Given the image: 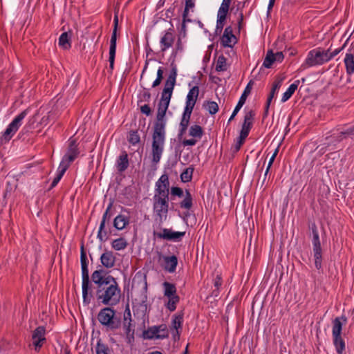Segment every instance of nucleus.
<instances>
[{
	"label": "nucleus",
	"instance_id": "f257e3e1",
	"mask_svg": "<svg viewBox=\"0 0 354 354\" xmlns=\"http://www.w3.org/2000/svg\"><path fill=\"white\" fill-rule=\"evenodd\" d=\"M92 281L97 285V299L104 305H116L120 299L121 290L116 279L102 268L91 274Z\"/></svg>",
	"mask_w": 354,
	"mask_h": 354
},
{
	"label": "nucleus",
	"instance_id": "f03ea898",
	"mask_svg": "<svg viewBox=\"0 0 354 354\" xmlns=\"http://www.w3.org/2000/svg\"><path fill=\"white\" fill-rule=\"evenodd\" d=\"M169 106L168 104H167L160 102L158 104L156 120L153 125L151 145L152 161L155 164L160 162L164 150L166 134V119L165 118Z\"/></svg>",
	"mask_w": 354,
	"mask_h": 354
},
{
	"label": "nucleus",
	"instance_id": "7ed1b4c3",
	"mask_svg": "<svg viewBox=\"0 0 354 354\" xmlns=\"http://www.w3.org/2000/svg\"><path fill=\"white\" fill-rule=\"evenodd\" d=\"M80 263L82 279V288L83 304L86 306L90 304L91 299L93 295L91 292L92 283L89 279L88 260L86 256V250L84 249V243H82L80 246Z\"/></svg>",
	"mask_w": 354,
	"mask_h": 354
},
{
	"label": "nucleus",
	"instance_id": "20e7f679",
	"mask_svg": "<svg viewBox=\"0 0 354 354\" xmlns=\"http://www.w3.org/2000/svg\"><path fill=\"white\" fill-rule=\"evenodd\" d=\"M115 314L116 311L112 307H104L99 311L97 319L107 331H115L122 325L120 317H118Z\"/></svg>",
	"mask_w": 354,
	"mask_h": 354
},
{
	"label": "nucleus",
	"instance_id": "39448f33",
	"mask_svg": "<svg viewBox=\"0 0 354 354\" xmlns=\"http://www.w3.org/2000/svg\"><path fill=\"white\" fill-rule=\"evenodd\" d=\"M347 322L344 315L337 317L333 320L332 337L333 343L337 354H345L346 342L342 336V327Z\"/></svg>",
	"mask_w": 354,
	"mask_h": 354
},
{
	"label": "nucleus",
	"instance_id": "423d86ee",
	"mask_svg": "<svg viewBox=\"0 0 354 354\" xmlns=\"http://www.w3.org/2000/svg\"><path fill=\"white\" fill-rule=\"evenodd\" d=\"M309 235H312L313 252L315 261V266L317 270H319L322 268V248L318 227L315 222L309 224Z\"/></svg>",
	"mask_w": 354,
	"mask_h": 354
},
{
	"label": "nucleus",
	"instance_id": "0eeeda50",
	"mask_svg": "<svg viewBox=\"0 0 354 354\" xmlns=\"http://www.w3.org/2000/svg\"><path fill=\"white\" fill-rule=\"evenodd\" d=\"M327 52L320 48L310 50L304 62L300 66L299 70L304 71L309 67H313L328 62Z\"/></svg>",
	"mask_w": 354,
	"mask_h": 354
},
{
	"label": "nucleus",
	"instance_id": "6e6552de",
	"mask_svg": "<svg viewBox=\"0 0 354 354\" xmlns=\"http://www.w3.org/2000/svg\"><path fill=\"white\" fill-rule=\"evenodd\" d=\"M169 198L153 197V212L155 221L160 225L167 218Z\"/></svg>",
	"mask_w": 354,
	"mask_h": 354
},
{
	"label": "nucleus",
	"instance_id": "1a4fd4ad",
	"mask_svg": "<svg viewBox=\"0 0 354 354\" xmlns=\"http://www.w3.org/2000/svg\"><path fill=\"white\" fill-rule=\"evenodd\" d=\"M30 111V108H27L23 111H21L19 114H18L13 120L8 124L6 129L0 138V142L1 144H6L8 142L13 136L18 131L19 127L22 124V120L25 118V117L28 115Z\"/></svg>",
	"mask_w": 354,
	"mask_h": 354
},
{
	"label": "nucleus",
	"instance_id": "9d476101",
	"mask_svg": "<svg viewBox=\"0 0 354 354\" xmlns=\"http://www.w3.org/2000/svg\"><path fill=\"white\" fill-rule=\"evenodd\" d=\"M68 147L66 153L63 156L60 165L68 169L71 164L76 159L80 154L79 148V143L77 140L73 136L68 140Z\"/></svg>",
	"mask_w": 354,
	"mask_h": 354
},
{
	"label": "nucleus",
	"instance_id": "9b49d317",
	"mask_svg": "<svg viewBox=\"0 0 354 354\" xmlns=\"http://www.w3.org/2000/svg\"><path fill=\"white\" fill-rule=\"evenodd\" d=\"M164 288V296L168 298V302L165 305L167 308L173 312L176 309V305L180 301V297L176 294L175 284L165 281L162 283Z\"/></svg>",
	"mask_w": 354,
	"mask_h": 354
},
{
	"label": "nucleus",
	"instance_id": "f8f14e48",
	"mask_svg": "<svg viewBox=\"0 0 354 354\" xmlns=\"http://www.w3.org/2000/svg\"><path fill=\"white\" fill-rule=\"evenodd\" d=\"M46 329L44 326H37L32 333V344L35 352L39 353L46 343Z\"/></svg>",
	"mask_w": 354,
	"mask_h": 354
},
{
	"label": "nucleus",
	"instance_id": "ddd939ff",
	"mask_svg": "<svg viewBox=\"0 0 354 354\" xmlns=\"http://www.w3.org/2000/svg\"><path fill=\"white\" fill-rule=\"evenodd\" d=\"M154 197L169 198V180L167 174H162L156 181Z\"/></svg>",
	"mask_w": 354,
	"mask_h": 354
},
{
	"label": "nucleus",
	"instance_id": "4468645a",
	"mask_svg": "<svg viewBox=\"0 0 354 354\" xmlns=\"http://www.w3.org/2000/svg\"><path fill=\"white\" fill-rule=\"evenodd\" d=\"M153 234L158 239L178 242L182 240L185 235V232H175L172 229L162 228L160 232L154 230Z\"/></svg>",
	"mask_w": 354,
	"mask_h": 354
},
{
	"label": "nucleus",
	"instance_id": "2eb2a0df",
	"mask_svg": "<svg viewBox=\"0 0 354 354\" xmlns=\"http://www.w3.org/2000/svg\"><path fill=\"white\" fill-rule=\"evenodd\" d=\"M236 43L237 39L233 33L232 26H227L224 30L223 35L221 37V45L225 48H232Z\"/></svg>",
	"mask_w": 354,
	"mask_h": 354
},
{
	"label": "nucleus",
	"instance_id": "dca6fc26",
	"mask_svg": "<svg viewBox=\"0 0 354 354\" xmlns=\"http://www.w3.org/2000/svg\"><path fill=\"white\" fill-rule=\"evenodd\" d=\"M252 84H253V82L252 80H250L248 82V84H247L246 87L245 88L243 93L241 94V95L239 98V100L236 106H235V108L228 120V123L230 122L234 118V117L236 115L238 112L240 111V109L242 108L243 104L245 103L246 99H247L248 95L251 92Z\"/></svg>",
	"mask_w": 354,
	"mask_h": 354
},
{
	"label": "nucleus",
	"instance_id": "f3484780",
	"mask_svg": "<svg viewBox=\"0 0 354 354\" xmlns=\"http://www.w3.org/2000/svg\"><path fill=\"white\" fill-rule=\"evenodd\" d=\"M255 116V113L254 111L250 110L247 112L244 115L243 123L241 127V129L240 131V134H242L245 136H248L250 131L253 126V120Z\"/></svg>",
	"mask_w": 354,
	"mask_h": 354
},
{
	"label": "nucleus",
	"instance_id": "a211bd4d",
	"mask_svg": "<svg viewBox=\"0 0 354 354\" xmlns=\"http://www.w3.org/2000/svg\"><path fill=\"white\" fill-rule=\"evenodd\" d=\"M163 259V269L169 273H174L178 266V258L176 255L171 256H162Z\"/></svg>",
	"mask_w": 354,
	"mask_h": 354
},
{
	"label": "nucleus",
	"instance_id": "6ab92c4d",
	"mask_svg": "<svg viewBox=\"0 0 354 354\" xmlns=\"http://www.w3.org/2000/svg\"><path fill=\"white\" fill-rule=\"evenodd\" d=\"M122 326L125 334L126 342L129 345L133 346L135 342L134 325L132 324V322H123Z\"/></svg>",
	"mask_w": 354,
	"mask_h": 354
},
{
	"label": "nucleus",
	"instance_id": "aec40b11",
	"mask_svg": "<svg viewBox=\"0 0 354 354\" xmlns=\"http://www.w3.org/2000/svg\"><path fill=\"white\" fill-rule=\"evenodd\" d=\"M100 262L105 268H112L115 264L116 258L112 251L106 250L100 256Z\"/></svg>",
	"mask_w": 354,
	"mask_h": 354
},
{
	"label": "nucleus",
	"instance_id": "412c9836",
	"mask_svg": "<svg viewBox=\"0 0 354 354\" xmlns=\"http://www.w3.org/2000/svg\"><path fill=\"white\" fill-rule=\"evenodd\" d=\"M175 39V37L173 33V30L169 28L165 31L164 35L160 39L161 50L165 51L169 48L171 47Z\"/></svg>",
	"mask_w": 354,
	"mask_h": 354
},
{
	"label": "nucleus",
	"instance_id": "4be33fe9",
	"mask_svg": "<svg viewBox=\"0 0 354 354\" xmlns=\"http://www.w3.org/2000/svg\"><path fill=\"white\" fill-rule=\"evenodd\" d=\"M118 27V17L115 15L113 19V30L110 40L109 53H116L117 31Z\"/></svg>",
	"mask_w": 354,
	"mask_h": 354
},
{
	"label": "nucleus",
	"instance_id": "5701e85b",
	"mask_svg": "<svg viewBox=\"0 0 354 354\" xmlns=\"http://www.w3.org/2000/svg\"><path fill=\"white\" fill-rule=\"evenodd\" d=\"M130 223V218L124 214H118L115 217L113 222V227L118 230H122L127 227Z\"/></svg>",
	"mask_w": 354,
	"mask_h": 354
},
{
	"label": "nucleus",
	"instance_id": "b1692460",
	"mask_svg": "<svg viewBox=\"0 0 354 354\" xmlns=\"http://www.w3.org/2000/svg\"><path fill=\"white\" fill-rule=\"evenodd\" d=\"M129 165L128 154L124 151L118 156L116 161V168L118 172L122 173L124 171Z\"/></svg>",
	"mask_w": 354,
	"mask_h": 354
},
{
	"label": "nucleus",
	"instance_id": "393cba45",
	"mask_svg": "<svg viewBox=\"0 0 354 354\" xmlns=\"http://www.w3.org/2000/svg\"><path fill=\"white\" fill-rule=\"evenodd\" d=\"M164 335H159L158 330L156 326L149 327L147 330H145L142 333V337L145 339H163Z\"/></svg>",
	"mask_w": 354,
	"mask_h": 354
},
{
	"label": "nucleus",
	"instance_id": "a878e982",
	"mask_svg": "<svg viewBox=\"0 0 354 354\" xmlns=\"http://www.w3.org/2000/svg\"><path fill=\"white\" fill-rule=\"evenodd\" d=\"M174 86L165 84L164 88L161 93L160 102L169 105Z\"/></svg>",
	"mask_w": 354,
	"mask_h": 354
},
{
	"label": "nucleus",
	"instance_id": "bb28decb",
	"mask_svg": "<svg viewBox=\"0 0 354 354\" xmlns=\"http://www.w3.org/2000/svg\"><path fill=\"white\" fill-rule=\"evenodd\" d=\"M284 78H285L284 77H279V76L276 77L275 80H274V82L272 83V86L271 91L270 92V94L267 98L268 102H272L273 97H274L275 93H277V91L281 86Z\"/></svg>",
	"mask_w": 354,
	"mask_h": 354
},
{
	"label": "nucleus",
	"instance_id": "cd10ccee",
	"mask_svg": "<svg viewBox=\"0 0 354 354\" xmlns=\"http://www.w3.org/2000/svg\"><path fill=\"white\" fill-rule=\"evenodd\" d=\"M71 33L64 32L61 34L59 38V45L64 50L70 49L71 47Z\"/></svg>",
	"mask_w": 354,
	"mask_h": 354
},
{
	"label": "nucleus",
	"instance_id": "c85d7f7f",
	"mask_svg": "<svg viewBox=\"0 0 354 354\" xmlns=\"http://www.w3.org/2000/svg\"><path fill=\"white\" fill-rule=\"evenodd\" d=\"M179 206L182 209L189 210L193 206V198L188 189H185L184 199L179 203Z\"/></svg>",
	"mask_w": 354,
	"mask_h": 354
},
{
	"label": "nucleus",
	"instance_id": "c756f323",
	"mask_svg": "<svg viewBox=\"0 0 354 354\" xmlns=\"http://www.w3.org/2000/svg\"><path fill=\"white\" fill-rule=\"evenodd\" d=\"M299 82V80H295L294 83L289 86L286 91L283 94L281 102H285L292 97L295 91L297 89Z\"/></svg>",
	"mask_w": 354,
	"mask_h": 354
},
{
	"label": "nucleus",
	"instance_id": "7c9ffc66",
	"mask_svg": "<svg viewBox=\"0 0 354 354\" xmlns=\"http://www.w3.org/2000/svg\"><path fill=\"white\" fill-rule=\"evenodd\" d=\"M344 64L346 72L348 75L354 73V55L351 53H346L344 58Z\"/></svg>",
	"mask_w": 354,
	"mask_h": 354
},
{
	"label": "nucleus",
	"instance_id": "2f4dec72",
	"mask_svg": "<svg viewBox=\"0 0 354 354\" xmlns=\"http://www.w3.org/2000/svg\"><path fill=\"white\" fill-rule=\"evenodd\" d=\"M128 245V242L124 237H120L114 239L111 243V247L115 250L119 251L125 249Z\"/></svg>",
	"mask_w": 354,
	"mask_h": 354
},
{
	"label": "nucleus",
	"instance_id": "473e14b6",
	"mask_svg": "<svg viewBox=\"0 0 354 354\" xmlns=\"http://www.w3.org/2000/svg\"><path fill=\"white\" fill-rule=\"evenodd\" d=\"M68 169L64 166H62L60 164L59 165L58 169H57V174L56 176L54 178L53 182L51 183L50 186L48 188V191L51 190L53 188H54L59 182V180L62 179V176L65 174Z\"/></svg>",
	"mask_w": 354,
	"mask_h": 354
},
{
	"label": "nucleus",
	"instance_id": "72a5a7b5",
	"mask_svg": "<svg viewBox=\"0 0 354 354\" xmlns=\"http://www.w3.org/2000/svg\"><path fill=\"white\" fill-rule=\"evenodd\" d=\"M171 69L170 71L169 75L167 77L165 84L168 85H171L172 86H175L176 82V77H177V68L176 64L171 63Z\"/></svg>",
	"mask_w": 354,
	"mask_h": 354
},
{
	"label": "nucleus",
	"instance_id": "f704fd0d",
	"mask_svg": "<svg viewBox=\"0 0 354 354\" xmlns=\"http://www.w3.org/2000/svg\"><path fill=\"white\" fill-rule=\"evenodd\" d=\"M112 207H113V202H110L109 203L104 213L103 214L102 218L100 222L101 223V229L103 228L104 225H106V223L108 224L109 223V222L111 219V217L113 216V213L111 212Z\"/></svg>",
	"mask_w": 354,
	"mask_h": 354
},
{
	"label": "nucleus",
	"instance_id": "c9c22d12",
	"mask_svg": "<svg viewBox=\"0 0 354 354\" xmlns=\"http://www.w3.org/2000/svg\"><path fill=\"white\" fill-rule=\"evenodd\" d=\"M194 168L193 165L186 168L180 174V180L183 183H189L192 180Z\"/></svg>",
	"mask_w": 354,
	"mask_h": 354
},
{
	"label": "nucleus",
	"instance_id": "e433bc0d",
	"mask_svg": "<svg viewBox=\"0 0 354 354\" xmlns=\"http://www.w3.org/2000/svg\"><path fill=\"white\" fill-rule=\"evenodd\" d=\"M183 322V314L180 315H174L173 316L171 325L176 330V333L179 336L180 333L178 332V329L182 328Z\"/></svg>",
	"mask_w": 354,
	"mask_h": 354
},
{
	"label": "nucleus",
	"instance_id": "4c0bfd02",
	"mask_svg": "<svg viewBox=\"0 0 354 354\" xmlns=\"http://www.w3.org/2000/svg\"><path fill=\"white\" fill-rule=\"evenodd\" d=\"M189 135L194 138H198L200 139L203 135V129L200 125H192L189 128Z\"/></svg>",
	"mask_w": 354,
	"mask_h": 354
},
{
	"label": "nucleus",
	"instance_id": "58836bf2",
	"mask_svg": "<svg viewBox=\"0 0 354 354\" xmlns=\"http://www.w3.org/2000/svg\"><path fill=\"white\" fill-rule=\"evenodd\" d=\"M203 106L211 115H214L219 109L218 104L214 101H205Z\"/></svg>",
	"mask_w": 354,
	"mask_h": 354
},
{
	"label": "nucleus",
	"instance_id": "ea45409f",
	"mask_svg": "<svg viewBox=\"0 0 354 354\" xmlns=\"http://www.w3.org/2000/svg\"><path fill=\"white\" fill-rule=\"evenodd\" d=\"M275 62L274 54L272 50L267 52L266 56L264 59L263 66L266 68H271L272 64Z\"/></svg>",
	"mask_w": 354,
	"mask_h": 354
},
{
	"label": "nucleus",
	"instance_id": "a19ab883",
	"mask_svg": "<svg viewBox=\"0 0 354 354\" xmlns=\"http://www.w3.org/2000/svg\"><path fill=\"white\" fill-rule=\"evenodd\" d=\"M176 196L178 198L184 196L183 189L179 187H171L170 189L169 201H174Z\"/></svg>",
	"mask_w": 354,
	"mask_h": 354
},
{
	"label": "nucleus",
	"instance_id": "79ce46f5",
	"mask_svg": "<svg viewBox=\"0 0 354 354\" xmlns=\"http://www.w3.org/2000/svg\"><path fill=\"white\" fill-rule=\"evenodd\" d=\"M351 136H354V125L347 128L344 131H342L337 138L339 141H341Z\"/></svg>",
	"mask_w": 354,
	"mask_h": 354
},
{
	"label": "nucleus",
	"instance_id": "37998d69",
	"mask_svg": "<svg viewBox=\"0 0 354 354\" xmlns=\"http://www.w3.org/2000/svg\"><path fill=\"white\" fill-rule=\"evenodd\" d=\"M109 351L108 346L102 343L101 339H99L95 346L96 354H109Z\"/></svg>",
	"mask_w": 354,
	"mask_h": 354
},
{
	"label": "nucleus",
	"instance_id": "c03bdc74",
	"mask_svg": "<svg viewBox=\"0 0 354 354\" xmlns=\"http://www.w3.org/2000/svg\"><path fill=\"white\" fill-rule=\"evenodd\" d=\"M109 232L106 229V225H104L103 228L101 229V223L100 224L99 230L97 232V238L100 242H105L109 239Z\"/></svg>",
	"mask_w": 354,
	"mask_h": 354
},
{
	"label": "nucleus",
	"instance_id": "a18cd8bd",
	"mask_svg": "<svg viewBox=\"0 0 354 354\" xmlns=\"http://www.w3.org/2000/svg\"><path fill=\"white\" fill-rule=\"evenodd\" d=\"M246 138L247 136L239 134V136L236 138L234 145L232 147L234 153H237L240 150L241 146L244 144Z\"/></svg>",
	"mask_w": 354,
	"mask_h": 354
},
{
	"label": "nucleus",
	"instance_id": "49530a36",
	"mask_svg": "<svg viewBox=\"0 0 354 354\" xmlns=\"http://www.w3.org/2000/svg\"><path fill=\"white\" fill-rule=\"evenodd\" d=\"M194 7V0H185V8L183 12V18H184V19L188 17L189 10H192Z\"/></svg>",
	"mask_w": 354,
	"mask_h": 354
},
{
	"label": "nucleus",
	"instance_id": "de8ad7c7",
	"mask_svg": "<svg viewBox=\"0 0 354 354\" xmlns=\"http://www.w3.org/2000/svg\"><path fill=\"white\" fill-rule=\"evenodd\" d=\"M128 141L133 145H136L140 141V135L138 131H130L128 136Z\"/></svg>",
	"mask_w": 354,
	"mask_h": 354
},
{
	"label": "nucleus",
	"instance_id": "09e8293b",
	"mask_svg": "<svg viewBox=\"0 0 354 354\" xmlns=\"http://www.w3.org/2000/svg\"><path fill=\"white\" fill-rule=\"evenodd\" d=\"M226 64V58L223 55H221L218 57L216 65V71H226L225 67Z\"/></svg>",
	"mask_w": 354,
	"mask_h": 354
},
{
	"label": "nucleus",
	"instance_id": "8fccbe9b",
	"mask_svg": "<svg viewBox=\"0 0 354 354\" xmlns=\"http://www.w3.org/2000/svg\"><path fill=\"white\" fill-rule=\"evenodd\" d=\"M226 18L223 16H217L216 33H221L222 32Z\"/></svg>",
	"mask_w": 354,
	"mask_h": 354
},
{
	"label": "nucleus",
	"instance_id": "3c124183",
	"mask_svg": "<svg viewBox=\"0 0 354 354\" xmlns=\"http://www.w3.org/2000/svg\"><path fill=\"white\" fill-rule=\"evenodd\" d=\"M156 327L158 330L159 335H164V339L169 337V332L166 324H160L159 326H156Z\"/></svg>",
	"mask_w": 354,
	"mask_h": 354
},
{
	"label": "nucleus",
	"instance_id": "603ef678",
	"mask_svg": "<svg viewBox=\"0 0 354 354\" xmlns=\"http://www.w3.org/2000/svg\"><path fill=\"white\" fill-rule=\"evenodd\" d=\"M123 322H132L131 313L129 308V304L127 303L124 312Z\"/></svg>",
	"mask_w": 354,
	"mask_h": 354
},
{
	"label": "nucleus",
	"instance_id": "864d4df0",
	"mask_svg": "<svg viewBox=\"0 0 354 354\" xmlns=\"http://www.w3.org/2000/svg\"><path fill=\"white\" fill-rule=\"evenodd\" d=\"M279 145L277 146V147L276 148V149L274 150L272 156H271V158H270V160H269V162H268V167L266 168V172H265V176L267 175V174L268 173L270 167H272L274 161V159L279 152Z\"/></svg>",
	"mask_w": 354,
	"mask_h": 354
},
{
	"label": "nucleus",
	"instance_id": "5fc2aeb1",
	"mask_svg": "<svg viewBox=\"0 0 354 354\" xmlns=\"http://www.w3.org/2000/svg\"><path fill=\"white\" fill-rule=\"evenodd\" d=\"M229 9H230V6H225L224 4H221L218 9L217 16H223V17H227V15L228 13Z\"/></svg>",
	"mask_w": 354,
	"mask_h": 354
},
{
	"label": "nucleus",
	"instance_id": "6e6d98bb",
	"mask_svg": "<svg viewBox=\"0 0 354 354\" xmlns=\"http://www.w3.org/2000/svg\"><path fill=\"white\" fill-rule=\"evenodd\" d=\"M115 53H109V72L111 75L113 73V70L114 68V63H115Z\"/></svg>",
	"mask_w": 354,
	"mask_h": 354
},
{
	"label": "nucleus",
	"instance_id": "4d7b16f0",
	"mask_svg": "<svg viewBox=\"0 0 354 354\" xmlns=\"http://www.w3.org/2000/svg\"><path fill=\"white\" fill-rule=\"evenodd\" d=\"M150 99H151V93H149L148 89L145 88L144 92L141 95V100H140L138 102V104H139V103L142 101L149 102L150 101Z\"/></svg>",
	"mask_w": 354,
	"mask_h": 354
},
{
	"label": "nucleus",
	"instance_id": "13d9d810",
	"mask_svg": "<svg viewBox=\"0 0 354 354\" xmlns=\"http://www.w3.org/2000/svg\"><path fill=\"white\" fill-rule=\"evenodd\" d=\"M344 46H345V44L342 48H337V49L334 50L333 52H330V49L326 50L327 52L328 61H330L334 57H335L337 55H338L340 53V51L342 50V48H344Z\"/></svg>",
	"mask_w": 354,
	"mask_h": 354
},
{
	"label": "nucleus",
	"instance_id": "bf43d9fd",
	"mask_svg": "<svg viewBox=\"0 0 354 354\" xmlns=\"http://www.w3.org/2000/svg\"><path fill=\"white\" fill-rule=\"evenodd\" d=\"M140 112L147 116H149L151 114L152 111L149 105L146 104L140 106Z\"/></svg>",
	"mask_w": 354,
	"mask_h": 354
},
{
	"label": "nucleus",
	"instance_id": "052dcab7",
	"mask_svg": "<svg viewBox=\"0 0 354 354\" xmlns=\"http://www.w3.org/2000/svg\"><path fill=\"white\" fill-rule=\"evenodd\" d=\"M214 286L220 288L223 284V279L221 274H217L213 280Z\"/></svg>",
	"mask_w": 354,
	"mask_h": 354
},
{
	"label": "nucleus",
	"instance_id": "680f3d73",
	"mask_svg": "<svg viewBox=\"0 0 354 354\" xmlns=\"http://www.w3.org/2000/svg\"><path fill=\"white\" fill-rule=\"evenodd\" d=\"M197 97L187 95L186 97V105L189 106H193L194 108L195 104L197 101Z\"/></svg>",
	"mask_w": 354,
	"mask_h": 354
},
{
	"label": "nucleus",
	"instance_id": "e2e57ef3",
	"mask_svg": "<svg viewBox=\"0 0 354 354\" xmlns=\"http://www.w3.org/2000/svg\"><path fill=\"white\" fill-rule=\"evenodd\" d=\"M199 94V88L198 86H193L189 91L187 95L192 96L194 97H197Z\"/></svg>",
	"mask_w": 354,
	"mask_h": 354
},
{
	"label": "nucleus",
	"instance_id": "0e129e2a",
	"mask_svg": "<svg viewBox=\"0 0 354 354\" xmlns=\"http://www.w3.org/2000/svg\"><path fill=\"white\" fill-rule=\"evenodd\" d=\"M191 21V19H189L188 17L185 18V21H184V18H183V22H182V25H181V29H180V34L183 35V37H185L186 35V22H190Z\"/></svg>",
	"mask_w": 354,
	"mask_h": 354
},
{
	"label": "nucleus",
	"instance_id": "69168bd1",
	"mask_svg": "<svg viewBox=\"0 0 354 354\" xmlns=\"http://www.w3.org/2000/svg\"><path fill=\"white\" fill-rule=\"evenodd\" d=\"M190 118L182 115V118L180 122V127H188L189 124Z\"/></svg>",
	"mask_w": 354,
	"mask_h": 354
},
{
	"label": "nucleus",
	"instance_id": "338daca9",
	"mask_svg": "<svg viewBox=\"0 0 354 354\" xmlns=\"http://www.w3.org/2000/svg\"><path fill=\"white\" fill-rule=\"evenodd\" d=\"M193 109H194L193 106H189L185 105L184 111L183 113V115L191 118V115L193 111Z\"/></svg>",
	"mask_w": 354,
	"mask_h": 354
},
{
	"label": "nucleus",
	"instance_id": "774afa93",
	"mask_svg": "<svg viewBox=\"0 0 354 354\" xmlns=\"http://www.w3.org/2000/svg\"><path fill=\"white\" fill-rule=\"evenodd\" d=\"M196 143V140L195 139H185L183 141V145L184 146H194Z\"/></svg>",
	"mask_w": 354,
	"mask_h": 354
}]
</instances>
